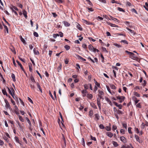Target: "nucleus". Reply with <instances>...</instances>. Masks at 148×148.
<instances>
[{
	"label": "nucleus",
	"instance_id": "39448f33",
	"mask_svg": "<svg viewBox=\"0 0 148 148\" xmlns=\"http://www.w3.org/2000/svg\"><path fill=\"white\" fill-rule=\"evenodd\" d=\"M82 93L83 94V96L85 97L86 96L87 92L86 90H83L82 91Z\"/></svg>",
	"mask_w": 148,
	"mask_h": 148
},
{
	"label": "nucleus",
	"instance_id": "774afa93",
	"mask_svg": "<svg viewBox=\"0 0 148 148\" xmlns=\"http://www.w3.org/2000/svg\"><path fill=\"white\" fill-rule=\"evenodd\" d=\"M28 100L29 101L32 103H33V102L32 100L29 97H28Z\"/></svg>",
	"mask_w": 148,
	"mask_h": 148
},
{
	"label": "nucleus",
	"instance_id": "3c124183",
	"mask_svg": "<svg viewBox=\"0 0 148 148\" xmlns=\"http://www.w3.org/2000/svg\"><path fill=\"white\" fill-rule=\"evenodd\" d=\"M89 115L90 116H92L93 114V112L92 110H90L89 113Z\"/></svg>",
	"mask_w": 148,
	"mask_h": 148
},
{
	"label": "nucleus",
	"instance_id": "412c9836",
	"mask_svg": "<svg viewBox=\"0 0 148 148\" xmlns=\"http://www.w3.org/2000/svg\"><path fill=\"white\" fill-rule=\"evenodd\" d=\"M3 25L5 29V31H6L8 33V29L7 27L3 23Z\"/></svg>",
	"mask_w": 148,
	"mask_h": 148
},
{
	"label": "nucleus",
	"instance_id": "a211bd4d",
	"mask_svg": "<svg viewBox=\"0 0 148 148\" xmlns=\"http://www.w3.org/2000/svg\"><path fill=\"white\" fill-rule=\"evenodd\" d=\"M11 77L12 79V80L14 82L16 81L15 77L14 74L13 73H12L11 75Z\"/></svg>",
	"mask_w": 148,
	"mask_h": 148
},
{
	"label": "nucleus",
	"instance_id": "393cba45",
	"mask_svg": "<svg viewBox=\"0 0 148 148\" xmlns=\"http://www.w3.org/2000/svg\"><path fill=\"white\" fill-rule=\"evenodd\" d=\"M112 143L114 146L115 147H117L119 145L115 141H113Z\"/></svg>",
	"mask_w": 148,
	"mask_h": 148
},
{
	"label": "nucleus",
	"instance_id": "0e129e2a",
	"mask_svg": "<svg viewBox=\"0 0 148 148\" xmlns=\"http://www.w3.org/2000/svg\"><path fill=\"white\" fill-rule=\"evenodd\" d=\"M59 36H60L61 37H62L63 36V34L62 32H60L59 33Z\"/></svg>",
	"mask_w": 148,
	"mask_h": 148
},
{
	"label": "nucleus",
	"instance_id": "4d7b16f0",
	"mask_svg": "<svg viewBox=\"0 0 148 148\" xmlns=\"http://www.w3.org/2000/svg\"><path fill=\"white\" fill-rule=\"evenodd\" d=\"M82 144L84 146H85V142H84V138H82Z\"/></svg>",
	"mask_w": 148,
	"mask_h": 148
},
{
	"label": "nucleus",
	"instance_id": "423d86ee",
	"mask_svg": "<svg viewBox=\"0 0 148 148\" xmlns=\"http://www.w3.org/2000/svg\"><path fill=\"white\" fill-rule=\"evenodd\" d=\"M82 21H83V22L84 23L86 24H87V25H92V23L89 22L83 19Z\"/></svg>",
	"mask_w": 148,
	"mask_h": 148
},
{
	"label": "nucleus",
	"instance_id": "1a4fd4ad",
	"mask_svg": "<svg viewBox=\"0 0 148 148\" xmlns=\"http://www.w3.org/2000/svg\"><path fill=\"white\" fill-rule=\"evenodd\" d=\"M77 28L80 31L82 30V28L81 27V26L79 23H77L76 25Z\"/></svg>",
	"mask_w": 148,
	"mask_h": 148
},
{
	"label": "nucleus",
	"instance_id": "2f4dec72",
	"mask_svg": "<svg viewBox=\"0 0 148 148\" xmlns=\"http://www.w3.org/2000/svg\"><path fill=\"white\" fill-rule=\"evenodd\" d=\"M114 45L118 48H120L121 47V45L116 43H114Z\"/></svg>",
	"mask_w": 148,
	"mask_h": 148
},
{
	"label": "nucleus",
	"instance_id": "09e8293b",
	"mask_svg": "<svg viewBox=\"0 0 148 148\" xmlns=\"http://www.w3.org/2000/svg\"><path fill=\"white\" fill-rule=\"evenodd\" d=\"M95 81V82L96 85L98 87H99L100 86V84L99 83H98L96 80H94Z\"/></svg>",
	"mask_w": 148,
	"mask_h": 148
},
{
	"label": "nucleus",
	"instance_id": "de8ad7c7",
	"mask_svg": "<svg viewBox=\"0 0 148 148\" xmlns=\"http://www.w3.org/2000/svg\"><path fill=\"white\" fill-rule=\"evenodd\" d=\"M122 125L123 127H124L126 130H127V125L126 123H122Z\"/></svg>",
	"mask_w": 148,
	"mask_h": 148
},
{
	"label": "nucleus",
	"instance_id": "c85d7f7f",
	"mask_svg": "<svg viewBox=\"0 0 148 148\" xmlns=\"http://www.w3.org/2000/svg\"><path fill=\"white\" fill-rule=\"evenodd\" d=\"M64 47L66 50H68L70 49V47L68 45H65Z\"/></svg>",
	"mask_w": 148,
	"mask_h": 148
},
{
	"label": "nucleus",
	"instance_id": "6ab92c4d",
	"mask_svg": "<svg viewBox=\"0 0 148 148\" xmlns=\"http://www.w3.org/2000/svg\"><path fill=\"white\" fill-rule=\"evenodd\" d=\"M121 140L123 143H125L126 139L125 138L124 136H121L120 137Z\"/></svg>",
	"mask_w": 148,
	"mask_h": 148
},
{
	"label": "nucleus",
	"instance_id": "5701e85b",
	"mask_svg": "<svg viewBox=\"0 0 148 148\" xmlns=\"http://www.w3.org/2000/svg\"><path fill=\"white\" fill-rule=\"evenodd\" d=\"M14 139L16 141V142L17 143H19L20 145H21V144L20 143V142L19 141V140L18 138L16 137V136H15L14 137Z\"/></svg>",
	"mask_w": 148,
	"mask_h": 148
},
{
	"label": "nucleus",
	"instance_id": "9d476101",
	"mask_svg": "<svg viewBox=\"0 0 148 148\" xmlns=\"http://www.w3.org/2000/svg\"><path fill=\"white\" fill-rule=\"evenodd\" d=\"M10 49L15 54H16V52L15 51V49L14 48L13 46H11L10 48Z\"/></svg>",
	"mask_w": 148,
	"mask_h": 148
},
{
	"label": "nucleus",
	"instance_id": "603ef678",
	"mask_svg": "<svg viewBox=\"0 0 148 148\" xmlns=\"http://www.w3.org/2000/svg\"><path fill=\"white\" fill-rule=\"evenodd\" d=\"M61 64H60L59 66H58V72H59L60 71L61 69Z\"/></svg>",
	"mask_w": 148,
	"mask_h": 148
},
{
	"label": "nucleus",
	"instance_id": "8fccbe9b",
	"mask_svg": "<svg viewBox=\"0 0 148 148\" xmlns=\"http://www.w3.org/2000/svg\"><path fill=\"white\" fill-rule=\"evenodd\" d=\"M33 34H34V36H35V37H38V34L36 32H34Z\"/></svg>",
	"mask_w": 148,
	"mask_h": 148
},
{
	"label": "nucleus",
	"instance_id": "79ce46f5",
	"mask_svg": "<svg viewBox=\"0 0 148 148\" xmlns=\"http://www.w3.org/2000/svg\"><path fill=\"white\" fill-rule=\"evenodd\" d=\"M32 65L31 64V65H29V71L31 72H32Z\"/></svg>",
	"mask_w": 148,
	"mask_h": 148
},
{
	"label": "nucleus",
	"instance_id": "680f3d73",
	"mask_svg": "<svg viewBox=\"0 0 148 148\" xmlns=\"http://www.w3.org/2000/svg\"><path fill=\"white\" fill-rule=\"evenodd\" d=\"M145 124L144 123H143L141 125V128L143 129H144L145 127Z\"/></svg>",
	"mask_w": 148,
	"mask_h": 148
},
{
	"label": "nucleus",
	"instance_id": "2eb2a0df",
	"mask_svg": "<svg viewBox=\"0 0 148 148\" xmlns=\"http://www.w3.org/2000/svg\"><path fill=\"white\" fill-rule=\"evenodd\" d=\"M36 84H37V87L39 89L40 91L41 92H42V90L41 88V86L39 84L38 82H37L36 83Z\"/></svg>",
	"mask_w": 148,
	"mask_h": 148
},
{
	"label": "nucleus",
	"instance_id": "4468645a",
	"mask_svg": "<svg viewBox=\"0 0 148 148\" xmlns=\"http://www.w3.org/2000/svg\"><path fill=\"white\" fill-rule=\"evenodd\" d=\"M107 135L110 138H111L113 136V134L112 133L110 132H108L107 133Z\"/></svg>",
	"mask_w": 148,
	"mask_h": 148
},
{
	"label": "nucleus",
	"instance_id": "9b49d317",
	"mask_svg": "<svg viewBox=\"0 0 148 148\" xmlns=\"http://www.w3.org/2000/svg\"><path fill=\"white\" fill-rule=\"evenodd\" d=\"M12 97L18 103V98L17 96H16L14 95V94H13L12 95Z\"/></svg>",
	"mask_w": 148,
	"mask_h": 148
},
{
	"label": "nucleus",
	"instance_id": "5fc2aeb1",
	"mask_svg": "<svg viewBox=\"0 0 148 148\" xmlns=\"http://www.w3.org/2000/svg\"><path fill=\"white\" fill-rule=\"evenodd\" d=\"M30 86L31 87V88L34 90L35 88V87L33 85H32V84H30Z\"/></svg>",
	"mask_w": 148,
	"mask_h": 148
},
{
	"label": "nucleus",
	"instance_id": "ea45409f",
	"mask_svg": "<svg viewBox=\"0 0 148 148\" xmlns=\"http://www.w3.org/2000/svg\"><path fill=\"white\" fill-rule=\"evenodd\" d=\"M20 39L21 41L23 43H25V40L21 36H20Z\"/></svg>",
	"mask_w": 148,
	"mask_h": 148
},
{
	"label": "nucleus",
	"instance_id": "ddd939ff",
	"mask_svg": "<svg viewBox=\"0 0 148 148\" xmlns=\"http://www.w3.org/2000/svg\"><path fill=\"white\" fill-rule=\"evenodd\" d=\"M105 100L106 101H107L108 103L111 105L112 106V102L107 97L105 98Z\"/></svg>",
	"mask_w": 148,
	"mask_h": 148
},
{
	"label": "nucleus",
	"instance_id": "f03ea898",
	"mask_svg": "<svg viewBox=\"0 0 148 148\" xmlns=\"http://www.w3.org/2000/svg\"><path fill=\"white\" fill-rule=\"evenodd\" d=\"M4 101L6 103V105H5V107L7 108H9V109H10V106L9 103L8 101L7 100V99H4Z\"/></svg>",
	"mask_w": 148,
	"mask_h": 148
},
{
	"label": "nucleus",
	"instance_id": "f257e3e1",
	"mask_svg": "<svg viewBox=\"0 0 148 148\" xmlns=\"http://www.w3.org/2000/svg\"><path fill=\"white\" fill-rule=\"evenodd\" d=\"M116 98L117 99L119 100V102L120 103H122L123 101H124L125 97L124 96H117Z\"/></svg>",
	"mask_w": 148,
	"mask_h": 148
},
{
	"label": "nucleus",
	"instance_id": "6e6d98bb",
	"mask_svg": "<svg viewBox=\"0 0 148 148\" xmlns=\"http://www.w3.org/2000/svg\"><path fill=\"white\" fill-rule=\"evenodd\" d=\"M99 127L100 129H103L104 128V126L103 124H100L99 126Z\"/></svg>",
	"mask_w": 148,
	"mask_h": 148
},
{
	"label": "nucleus",
	"instance_id": "4be33fe9",
	"mask_svg": "<svg viewBox=\"0 0 148 148\" xmlns=\"http://www.w3.org/2000/svg\"><path fill=\"white\" fill-rule=\"evenodd\" d=\"M88 48L91 51H93L94 47L92 45H90L88 46Z\"/></svg>",
	"mask_w": 148,
	"mask_h": 148
},
{
	"label": "nucleus",
	"instance_id": "a878e982",
	"mask_svg": "<svg viewBox=\"0 0 148 148\" xmlns=\"http://www.w3.org/2000/svg\"><path fill=\"white\" fill-rule=\"evenodd\" d=\"M16 8V7H15L14 6H13V5H12L10 7V8L12 11H14V10H16L15 8Z\"/></svg>",
	"mask_w": 148,
	"mask_h": 148
},
{
	"label": "nucleus",
	"instance_id": "c03bdc74",
	"mask_svg": "<svg viewBox=\"0 0 148 148\" xmlns=\"http://www.w3.org/2000/svg\"><path fill=\"white\" fill-rule=\"evenodd\" d=\"M125 52L126 53H127L130 56H131V55H132V53H133L132 52H131L128 51H127V50H126L125 51Z\"/></svg>",
	"mask_w": 148,
	"mask_h": 148
},
{
	"label": "nucleus",
	"instance_id": "58836bf2",
	"mask_svg": "<svg viewBox=\"0 0 148 148\" xmlns=\"http://www.w3.org/2000/svg\"><path fill=\"white\" fill-rule=\"evenodd\" d=\"M110 87L111 88V89H116V87L113 84L110 85Z\"/></svg>",
	"mask_w": 148,
	"mask_h": 148
},
{
	"label": "nucleus",
	"instance_id": "bb28decb",
	"mask_svg": "<svg viewBox=\"0 0 148 148\" xmlns=\"http://www.w3.org/2000/svg\"><path fill=\"white\" fill-rule=\"evenodd\" d=\"M108 24L110 25V26H111V27H118V26L117 25H115V24H113L110 23H108Z\"/></svg>",
	"mask_w": 148,
	"mask_h": 148
},
{
	"label": "nucleus",
	"instance_id": "aec40b11",
	"mask_svg": "<svg viewBox=\"0 0 148 148\" xmlns=\"http://www.w3.org/2000/svg\"><path fill=\"white\" fill-rule=\"evenodd\" d=\"M23 15H24L25 18H27V12L26 11H25V10H24L23 11Z\"/></svg>",
	"mask_w": 148,
	"mask_h": 148
},
{
	"label": "nucleus",
	"instance_id": "7ed1b4c3",
	"mask_svg": "<svg viewBox=\"0 0 148 148\" xmlns=\"http://www.w3.org/2000/svg\"><path fill=\"white\" fill-rule=\"evenodd\" d=\"M16 62L20 66L21 69L23 71V72L25 73H25V70L24 69H23V68L22 64H21V63H20V62L18 60H17L16 61Z\"/></svg>",
	"mask_w": 148,
	"mask_h": 148
},
{
	"label": "nucleus",
	"instance_id": "864d4df0",
	"mask_svg": "<svg viewBox=\"0 0 148 148\" xmlns=\"http://www.w3.org/2000/svg\"><path fill=\"white\" fill-rule=\"evenodd\" d=\"M26 119L28 123L30 125H31V123L29 119L27 117H26Z\"/></svg>",
	"mask_w": 148,
	"mask_h": 148
},
{
	"label": "nucleus",
	"instance_id": "a19ab883",
	"mask_svg": "<svg viewBox=\"0 0 148 148\" xmlns=\"http://www.w3.org/2000/svg\"><path fill=\"white\" fill-rule=\"evenodd\" d=\"M117 9L119 11H122L124 12H125V10H124L122 8H121L118 7Z\"/></svg>",
	"mask_w": 148,
	"mask_h": 148
},
{
	"label": "nucleus",
	"instance_id": "bf43d9fd",
	"mask_svg": "<svg viewBox=\"0 0 148 148\" xmlns=\"http://www.w3.org/2000/svg\"><path fill=\"white\" fill-rule=\"evenodd\" d=\"M132 59L136 60L137 61H138L139 60V58L136 56L134 57V58H132Z\"/></svg>",
	"mask_w": 148,
	"mask_h": 148
},
{
	"label": "nucleus",
	"instance_id": "e433bc0d",
	"mask_svg": "<svg viewBox=\"0 0 148 148\" xmlns=\"http://www.w3.org/2000/svg\"><path fill=\"white\" fill-rule=\"evenodd\" d=\"M134 95L137 97H139L140 96V95L136 92H134Z\"/></svg>",
	"mask_w": 148,
	"mask_h": 148
},
{
	"label": "nucleus",
	"instance_id": "052dcab7",
	"mask_svg": "<svg viewBox=\"0 0 148 148\" xmlns=\"http://www.w3.org/2000/svg\"><path fill=\"white\" fill-rule=\"evenodd\" d=\"M56 2L59 3H62V0H54Z\"/></svg>",
	"mask_w": 148,
	"mask_h": 148
},
{
	"label": "nucleus",
	"instance_id": "20e7f679",
	"mask_svg": "<svg viewBox=\"0 0 148 148\" xmlns=\"http://www.w3.org/2000/svg\"><path fill=\"white\" fill-rule=\"evenodd\" d=\"M134 136L136 140L139 143H140L141 142V140H140L139 137L136 134H135Z\"/></svg>",
	"mask_w": 148,
	"mask_h": 148
},
{
	"label": "nucleus",
	"instance_id": "c756f323",
	"mask_svg": "<svg viewBox=\"0 0 148 148\" xmlns=\"http://www.w3.org/2000/svg\"><path fill=\"white\" fill-rule=\"evenodd\" d=\"M110 126H106V130L108 131H110L111 130V128L110 127V124L109 123Z\"/></svg>",
	"mask_w": 148,
	"mask_h": 148
},
{
	"label": "nucleus",
	"instance_id": "69168bd1",
	"mask_svg": "<svg viewBox=\"0 0 148 148\" xmlns=\"http://www.w3.org/2000/svg\"><path fill=\"white\" fill-rule=\"evenodd\" d=\"M49 95H50L51 97V98L53 100H54L55 99H54V98L53 97V96L52 95V94H51V92L50 91H49Z\"/></svg>",
	"mask_w": 148,
	"mask_h": 148
},
{
	"label": "nucleus",
	"instance_id": "4c0bfd02",
	"mask_svg": "<svg viewBox=\"0 0 148 148\" xmlns=\"http://www.w3.org/2000/svg\"><path fill=\"white\" fill-rule=\"evenodd\" d=\"M7 88L8 89V91L9 92V93L11 95H12L13 94V93H12L11 90L9 88V87H7Z\"/></svg>",
	"mask_w": 148,
	"mask_h": 148
},
{
	"label": "nucleus",
	"instance_id": "c9c22d12",
	"mask_svg": "<svg viewBox=\"0 0 148 148\" xmlns=\"http://www.w3.org/2000/svg\"><path fill=\"white\" fill-rule=\"evenodd\" d=\"M95 118H96L97 120L98 121L99 120V114H96L95 115Z\"/></svg>",
	"mask_w": 148,
	"mask_h": 148
},
{
	"label": "nucleus",
	"instance_id": "f704fd0d",
	"mask_svg": "<svg viewBox=\"0 0 148 148\" xmlns=\"http://www.w3.org/2000/svg\"><path fill=\"white\" fill-rule=\"evenodd\" d=\"M120 42H123L125 44L127 45L128 44V42L126 40H122Z\"/></svg>",
	"mask_w": 148,
	"mask_h": 148
},
{
	"label": "nucleus",
	"instance_id": "49530a36",
	"mask_svg": "<svg viewBox=\"0 0 148 148\" xmlns=\"http://www.w3.org/2000/svg\"><path fill=\"white\" fill-rule=\"evenodd\" d=\"M111 19L114 21H116L118 23H119V21L117 20L116 18H114L113 17H111Z\"/></svg>",
	"mask_w": 148,
	"mask_h": 148
},
{
	"label": "nucleus",
	"instance_id": "f8f14e48",
	"mask_svg": "<svg viewBox=\"0 0 148 148\" xmlns=\"http://www.w3.org/2000/svg\"><path fill=\"white\" fill-rule=\"evenodd\" d=\"M76 56H77V57L79 59H80L83 61H86V60L84 58H83L82 57L80 56L77 55V54H76Z\"/></svg>",
	"mask_w": 148,
	"mask_h": 148
},
{
	"label": "nucleus",
	"instance_id": "72a5a7b5",
	"mask_svg": "<svg viewBox=\"0 0 148 148\" xmlns=\"http://www.w3.org/2000/svg\"><path fill=\"white\" fill-rule=\"evenodd\" d=\"M18 118L19 120L22 122L24 121V119L22 118V117L19 115H18Z\"/></svg>",
	"mask_w": 148,
	"mask_h": 148
},
{
	"label": "nucleus",
	"instance_id": "dca6fc26",
	"mask_svg": "<svg viewBox=\"0 0 148 148\" xmlns=\"http://www.w3.org/2000/svg\"><path fill=\"white\" fill-rule=\"evenodd\" d=\"M17 123H18L20 128V130L21 131L23 130V126L22 125H21V124L19 123L18 122H17Z\"/></svg>",
	"mask_w": 148,
	"mask_h": 148
},
{
	"label": "nucleus",
	"instance_id": "473e14b6",
	"mask_svg": "<svg viewBox=\"0 0 148 148\" xmlns=\"http://www.w3.org/2000/svg\"><path fill=\"white\" fill-rule=\"evenodd\" d=\"M92 97V95L91 94H88L87 95V97L89 99H91Z\"/></svg>",
	"mask_w": 148,
	"mask_h": 148
},
{
	"label": "nucleus",
	"instance_id": "a18cd8bd",
	"mask_svg": "<svg viewBox=\"0 0 148 148\" xmlns=\"http://www.w3.org/2000/svg\"><path fill=\"white\" fill-rule=\"evenodd\" d=\"M132 129V128L131 127H129L128 128V132L129 134H132V132H131V130Z\"/></svg>",
	"mask_w": 148,
	"mask_h": 148
},
{
	"label": "nucleus",
	"instance_id": "0eeeda50",
	"mask_svg": "<svg viewBox=\"0 0 148 148\" xmlns=\"http://www.w3.org/2000/svg\"><path fill=\"white\" fill-rule=\"evenodd\" d=\"M126 29L130 32L132 35L134 36L135 35V33L134 30H132L128 27H126Z\"/></svg>",
	"mask_w": 148,
	"mask_h": 148
},
{
	"label": "nucleus",
	"instance_id": "13d9d810",
	"mask_svg": "<svg viewBox=\"0 0 148 148\" xmlns=\"http://www.w3.org/2000/svg\"><path fill=\"white\" fill-rule=\"evenodd\" d=\"M59 36V35L58 34H53V37H54V38H56V37H57V36Z\"/></svg>",
	"mask_w": 148,
	"mask_h": 148
},
{
	"label": "nucleus",
	"instance_id": "338daca9",
	"mask_svg": "<svg viewBox=\"0 0 148 148\" xmlns=\"http://www.w3.org/2000/svg\"><path fill=\"white\" fill-rule=\"evenodd\" d=\"M102 49L103 51L106 52V53H107L108 52V51H107L105 48L102 47Z\"/></svg>",
	"mask_w": 148,
	"mask_h": 148
},
{
	"label": "nucleus",
	"instance_id": "cd10ccee",
	"mask_svg": "<svg viewBox=\"0 0 148 148\" xmlns=\"http://www.w3.org/2000/svg\"><path fill=\"white\" fill-rule=\"evenodd\" d=\"M2 92L4 95H6L7 96H8V94L7 93L6 90H5L3 89L2 90Z\"/></svg>",
	"mask_w": 148,
	"mask_h": 148
},
{
	"label": "nucleus",
	"instance_id": "37998d69",
	"mask_svg": "<svg viewBox=\"0 0 148 148\" xmlns=\"http://www.w3.org/2000/svg\"><path fill=\"white\" fill-rule=\"evenodd\" d=\"M98 92L100 94L98 95H103L104 93L102 91L99 90Z\"/></svg>",
	"mask_w": 148,
	"mask_h": 148
},
{
	"label": "nucleus",
	"instance_id": "7c9ffc66",
	"mask_svg": "<svg viewBox=\"0 0 148 148\" xmlns=\"http://www.w3.org/2000/svg\"><path fill=\"white\" fill-rule=\"evenodd\" d=\"M33 51L34 52L35 54L36 55L39 54L38 51V50H36L35 48L34 49Z\"/></svg>",
	"mask_w": 148,
	"mask_h": 148
},
{
	"label": "nucleus",
	"instance_id": "6e6552de",
	"mask_svg": "<svg viewBox=\"0 0 148 148\" xmlns=\"http://www.w3.org/2000/svg\"><path fill=\"white\" fill-rule=\"evenodd\" d=\"M114 105L116 106L119 107V109H121L122 107V105L121 104H118V103L115 102H114Z\"/></svg>",
	"mask_w": 148,
	"mask_h": 148
},
{
	"label": "nucleus",
	"instance_id": "f3484780",
	"mask_svg": "<svg viewBox=\"0 0 148 148\" xmlns=\"http://www.w3.org/2000/svg\"><path fill=\"white\" fill-rule=\"evenodd\" d=\"M63 23H64V25L66 26L67 27L69 26L70 25V24L68 22L65 21H64L63 22Z\"/></svg>",
	"mask_w": 148,
	"mask_h": 148
},
{
	"label": "nucleus",
	"instance_id": "e2e57ef3",
	"mask_svg": "<svg viewBox=\"0 0 148 148\" xmlns=\"http://www.w3.org/2000/svg\"><path fill=\"white\" fill-rule=\"evenodd\" d=\"M120 132L121 133L123 134H124L125 133L124 130L122 129H121V130Z\"/></svg>",
	"mask_w": 148,
	"mask_h": 148
},
{
	"label": "nucleus",
	"instance_id": "b1692460",
	"mask_svg": "<svg viewBox=\"0 0 148 148\" xmlns=\"http://www.w3.org/2000/svg\"><path fill=\"white\" fill-rule=\"evenodd\" d=\"M30 79L31 81L33 82H35V79H34V78L33 76V75H31L30 77Z\"/></svg>",
	"mask_w": 148,
	"mask_h": 148
}]
</instances>
